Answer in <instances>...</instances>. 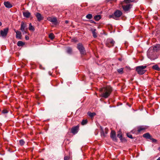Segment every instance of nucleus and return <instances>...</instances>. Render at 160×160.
<instances>
[{"label": "nucleus", "mask_w": 160, "mask_h": 160, "mask_svg": "<svg viewBox=\"0 0 160 160\" xmlns=\"http://www.w3.org/2000/svg\"><path fill=\"white\" fill-rule=\"evenodd\" d=\"M152 68L158 71H160V68L158 67V66L157 65L153 66H152Z\"/></svg>", "instance_id": "obj_20"}, {"label": "nucleus", "mask_w": 160, "mask_h": 160, "mask_svg": "<svg viewBox=\"0 0 160 160\" xmlns=\"http://www.w3.org/2000/svg\"><path fill=\"white\" fill-rule=\"evenodd\" d=\"M91 31L92 32L93 37L94 38H96L97 36V33L96 32V29H91Z\"/></svg>", "instance_id": "obj_18"}, {"label": "nucleus", "mask_w": 160, "mask_h": 160, "mask_svg": "<svg viewBox=\"0 0 160 160\" xmlns=\"http://www.w3.org/2000/svg\"><path fill=\"white\" fill-rule=\"evenodd\" d=\"M70 158L69 156H66L64 157V160H68L70 159Z\"/></svg>", "instance_id": "obj_34"}, {"label": "nucleus", "mask_w": 160, "mask_h": 160, "mask_svg": "<svg viewBox=\"0 0 160 160\" xmlns=\"http://www.w3.org/2000/svg\"><path fill=\"white\" fill-rule=\"evenodd\" d=\"M88 115L91 118H92L94 116L96 115V113L95 112L92 113L90 112H88Z\"/></svg>", "instance_id": "obj_24"}, {"label": "nucleus", "mask_w": 160, "mask_h": 160, "mask_svg": "<svg viewBox=\"0 0 160 160\" xmlns=\"http://www.w3.org/2000/svg\"><path fill=\"white\" fill-rule=\"evenodd\" d=\"M127 136L128 138H132H132H133V137H132V135L131 134H129V133H127Z\"/></svg>", "instance_id": "obj_33"}, {"label": "nucleus", "mask_w": 160, "mask_h": 160, "mask_svg": "<svg viewBox=\"0 0 160 160\" xmlns=\"http://www.w3.org/2000/svg\"><path fill=\"white\" fill-rule=\"evenodd\" d=\"M36 16L38 21H40L41 20L43 19V17H42V15L38 12H37L36 13Z\"/></svg>", "instance_id": "obj_12"}, {"label": "nucleus", "mask_w": 160, "mask_h": 160, "mask_svg": "<svg viewBox=\"0 0 160 160\" xmlns=\"http://www.w3.org/2000/svg\"><path fill=\"white\" fill-rule=\"evenodd\" d=\"M14 31L16 33V38L21 39L22 37V33L20 31H16V30H14Z\"/></svg>", "instance_id": "obj_13"}, {"label": "nucleus", "mask_w": 160, "mask_h": 160, "mask_svg": "<svg viewBox=\"0 0 160 160\" xmlns=\"http://www.w3.org/2000/svg\"><path fill=\"white\" fill-rule=\"evenodd\" d=\"M25 39L26 40H28L29 39V38L28 37V36H25Z\"/></svg>", "instance_id": "obj_39"}, {"label": "nucleus", "mask_w": 160, "mask_h": 160, "mask_svg": "<svg viewBox=\"0 0 160 160\" xmlns=\"http://www.w3.org/2000/svg\"><path fill=\"white\" fill-rule=\"evenodd\" d=\"M49 37L52 40L54 38V35L53 33H51L49 34Z\"/></svg>", "instance_id": "obj_29"}, {"label": "nucleus", "mask_w": 160, "mask_h": 160, "mask_svg": "<svg viewBox=\"0 0 160 160\" xmlns=\"http://www.w3.org/2000/svg\"><path fill=\"white\" fill-rule=\"evenodd\" d=\"M148 128L147 126H141L138 127V131L140 132Z\"/></svg>", "instance_id": "obj_10"}, {"label": "nucleus", "mask_w": 160, "mask_h": 160, "mask_svg": "<svg viewBox=\"0 0 160 160\" xmlns=\"http://www.w3.org/2000/svg\"><path fill=\"white\" fill-rule=\"evenodd\" d=\"M115 43V42L111 39H108L106 42V45L108 47L113 46Z\"/></svg>", "instance_id": "obj_6"}, {"label": "nucleus", "mask_w": 160, "mask_h": 160, "mask_svg": "<svg viewBox=\"0 0 160 160\" xmlns=\"http://www.w3.org/2000/svg\"><path fill=\"white\" fill-rule=\"evenodd\" d=\"M23 15L24 17L26 18H28L30 17L31 13L28 11H27L25 12H23Z\"/></svg>", "instance_id": "obj_14"}, {"label": "nucleus", "mask_w": 160, "mask_h": 160, "mask_svg": "<svg viewBox=\"0 0 160 160\" xmlns=\"http://www.w3.org/2000/svg\"><path fill=\"white\" fill-rule=\"evenodd\" d=\"M143 137L147 139H151V137L148 133H147L143 135Z\"/></svg>", "instance_id": "obj_19"}, {"label": "nucleus", "mask_w": 160, "mask_h": 160, "mask_svg": "<svg viewBox=\"0 0 160 160\" xmlns=\"http://www.w3.org/2000/svg\"><path fill=\"white\" fill-rule=\"evenodd\" d=\"M123 68H121L118 70V72L120 73H123Z\"/></svg>", "instance_id": "obj_32"}, {"label": "nucleus", "mask_w": 160, "mask_h": 160, "mask_svg": "<svg viewBox=\"0 0 160 160\" xmlns=\"http://www.w3.org/2000/svg\"><path fill=\"white\" fill-rule=\"evenodd\" d=\"M90 22L91 23H95V22L94 21H93L92 20H90Z\"/></svg>", "instance_id": "obj_38"}, {"label": "nucleus", "mask_w": 160, "mask_h": 160, "mask_svg": "<svg viewBox=\"0 0 160 160\" xmlns=\"http://www.w3.org/2000/svg\"><path fill=\"white\" fill-rule=\"evenodd\" d=\"M77 48L81 54L84 55L86 54L85 49L82 44H78L77 45Z\"/></svg>", "instance_id": "obj_5"}, {"label": "nucleus", "mask_w": 160, "mask_h": 160, "mask_svg": "<svg viewBox=\"0 0 160 160\" xmlns=\"http://www.w3.org/2000/svg\"><path fill=\"white\" fill-rule=\"evenodd\" d=\"M86 18L89 19H91L92 18V15L91 14H88L86 16Z\"/></svg>", "instance_id": "obj_30"}, {"label": "nucleus", "mask_w": 160, "mask_h": 160, "mask_svg": "<svg viewBox=\"0 0 160 160\" xmlns=\"http://www.w3.org/2000/svg\"><path fill=\"white\" fill-rule=\"evenodd\" d=\"M117 136L118 138H120L121 140L122 136V132L121 131H119L118 132Z\"/></svg>", "instance_id": "obj_27"}, {"label": "nucleus", "mask_w": 160, "mask_h": 160, "mask_svg": "<svg viewBox=\"0 0 160 160\" xmlns=\"http://www.w3.org/2000/svg\"><path fill=\"white\" fill-rule=\"evenodd\" d=\"M8 31V28H6L0 31V35L3 37H6Z\"/></svg>", "instance_id": "obj_7"}, {"label": "nucleus", "mask_w": 160, "mask_h": 160, "mask_svg": "<svg viewBox=\"0 0 160 160\" xmlns=\"http://www.w3.org/2000/svg\"><path fill=\"white\" fill-rule=\"evenodd\" d=\"M124 3L122 2L121 3L122 8L125 12H127L129 11L130 9L132 8V5L131 4H128L126 5H124Z\"/></svg>", "instance_id": "obj_4"}, {"label": "nucleus", "mask_w": 160, "mask_h": 160, "mask_svg": "<svg viewBox=\"0 0 160 160\" xmlns=\"http://www.w3.org/2000/svg\"><path fill=\"white\" fill-rule=\"evenodd\" d=\"M29 29L30 30L32 31H34L35 30L34 27L32 25L31 23H30L29 24Z\"/></svg>", "instance_id": "obj_25"}, {"label": "nucleus", "mask_w": 160, "mask_h": 160, "mask_svg": "<svg viewBox=\"0 0 160 160\" xmlns=\"http://www.w3.org/2000/svg\"><path fill=\"white\" fill-rule=\"evenodd\" d=\"M67 52L68 53H71L72 52V48L70 47L68 48L67 49Z\"/></svg>", "instance_id": "obj_28"}, {"label": "nucleus", "mask_w": 160, "mask_h": 160, "mask_svg": "<svg viewBox=\"0 0 160 160\" xmlns=\"http://www.w3.org/2000/svg\"><path fill=\"white\" fill-rule=\"evenodd\" d=\"M48 20L52 22H56L57 21V18H48Z\"/></svg>", "instance_id": "obj_17"}, {"label": "nucleus", "mask_w": 160, "mask_h": 160, "mask_svg": "<svg viewBox=\"0 0 160 160\" xmlns=\"http://www.w3.org/2000/svg\"><path fill=\"white\" fill-rule=\"evenodd\" d=\"M101 136H103L104 137H105V133L103 131H102V132H101Z\"/></svg>", "instance_id": "obj_36"}, {"label": "nucleus", "mask_w": 160, "mask_h": 160, "mask_svg": "<svg viewBox=\"0 0 160 160\" xmlns=\"http://www.w3.org/2000/svg\"><path fill=\"white\" fill-rule=\"evenodd\" d=\"M134 1V0H124L122 2L124 3H128L130 2H133Z\"/></svg>", "instance_id": "obj_23"}, {"label": "nucleus", "mask_w": 160, "mask_h": 160, "mask_svg": "<svg viewBox=\"0 0 160 160\" xmlns=\"http://www.w3.org/2000/svg\"><path fill=\"white\" fill-rule=\"evenodd\" d=\"M2 25V23L1 22H0V26H1Z\"/></svg>", "instance_id": "obj_40"}, {"label": "nucleus", "mask_w": 160, "mask_h": 160, "mask_svg": "<svg viewBox=\"0 0 160 160\" xmlns=\"http://www.w3.org/2000/svg\"><path fill=\"white\" fill-rule=\"evenodd\" d=\"M151 139H150L152 140V141L153 142H155L156 141V139L152 138V137L151 138Z\"/></svg>", "instance_id": "obj_37"}, {"label": "nucleus", "mask_w": 160, "mask_h": 160, "mask_svg": "<svg viewBox=\"0 0 160 160\" xmlns=\"http://www.w3.org/2000/svg\"><path fill=\"white\" fill-rule=\"evenodd\" d=\"M87 123L88 120L87 119H83L81 122V124L82 125H84L86 124Z\"/></svg>", "instance_id": "obj_26"}, {"label": "nucleus", "mask_w": 160, "mask_h": 160, "mask_svg": "<svg viewBox=\"0 0 160 160\" xmlns=\"http://www.w3.org/2000/svg\"><path fill=\"white\" fill-rule=\"evenodd\" d=\"M2 113L5 114L8 113V112L7 110L4 109L2 111Z\"/></svg>", "instance_id": "obj_35"}, {"label": "nucleus", "mask_w": 160, "mask_h": 160, "mask_svg": "<svg viewBox=\"0 0 160 160\" xmlns=\"http://www.w3.org/2000/svg\"><path fill=\"white\" fill-rule=\"evenodd\" d=\"M79 127V125L73 127L71 129V132L73 134L77 133L78 132Z\"/></svg>", "instance_id": "obj_8"}, {"label": "nucleus", "mask_w": 160, "mask_h": 160, "mask_svg": "<svg viewBox=\"0 0 160 160\" xmlns=\"http://www.w3.org/2000/svg\"><path fill=\"white\" fill-rule=\"evenodd\" d=\"M110 137L111 138H112L113 140H116V132L115 131H112L111 132Z\"/></svg>", "instance_id": "obj_11"}, {"label": "nucleus", "mask_w": 160, "mask_h": 160, "mask_svg": "<svg viewBox=\"0 0 160 160\" xmlns=\"http://www.w3.org/2000/svg\"><path fill=\"white\" fill-rule=\"evenodd\" d=\"M107 132L106 131V133L107 134Z\"/></svg>", "instance_id": "obj_46"}, {"label": "nucleus", "mask_w": 160, "mask_h": 160, "mask_svg": "<svg viewBox=\"0 0 160 160\" xmlns=\"http://www.w3.org/2000/svg\"><path fill=\"white\" fill-rule=\"evenodd\" d=\"M122 14V12L120 10H116L113 14L109 16V18H112L113 19L117 20L118 18H120Z\"/></svg>", "instance_id": "obj_3"}, {"label": "nucleus", "mask_w": 160, "mask_h": 160, "mask_svg": "<svg viewBox=\"0 0 160 160\" xmlns=\"http://www.w3.org/2000/svg\"><path fill=\"white\" fill-rule=\"evenodd\" d=\"M101 18V16L100 15H96L94 17L95 20L97 21L99 20Z\"/></svg>", "instance_id": "obj_22"}, {"label": "nucleus", "mask_w": 160, "mask_h": 160, "mask_svg": "<svg viewBox=\"0 0 160 160\" xmlns=\"http://www.w3.org/2000/svg\"><path fill=\"white\" fill-rule=\"evenodd\" d=\"M19 143H20V145H21L22 146L24 144L25 142L22 139L20 140H19Z\"/></svg>", "instance_id": "obj_31"}, {"label": "nucleus", "mask_w": 160, "mask_h": 160, "mask_svg": "<svg viewBox=\"0 0 160 160\" xmlns=\"http://www.w3.org/2000/svg\"><path fill=\"white\" fill-rule=\"evenodd\" d=\"M112 91V88L110 86H107L106 87L100 88L99 91L101 93L100 96L105 98L109 97Z\"/></svg>", "instance_id": "obj_1"}, {"label": "nucleus", "mask_w": 160, "mask_h": 160, "mask_svg": "<svg viewBox=\"0 0 160 160\" xmlns=\"http://www.w3.org/2000/svg\"><path fill=\"white\" fill-rule=\"evenodd\" d=\"M27 27V24L26 23H24L23 22H22L21 25L20 30L22 32H24L25 33H26L25 31V28Z\"/></svg>", "instance_id": "obj_9"}, {"label": "nucleus", "mask_w": 160, "mask_h": 160, "mask_svg": "<svg viewBox=\"0 0 160 160\" xmlns=\"http://www.w3.org/2000/svg\"><path fill=\"white\" fill-rule=\"evenodd\" d=\"M146 67V65L138 66L136 68V71L139 74L142 75L146 72V70L145 69Z\"/></svg>", "instance_id": "obj_2"}, {"label": "nucleus", "mask_w": 160, "mask_h": 160, "mask_svg": "<svg viewBox=\"0 0 160 160\" xmlns=\"http://www.w3.org/2000/svg\"><path fill=\"white\" fill-rule=\"evenodd\" d=\"M24 44V43L21 41H19L18 42L17 45L19 47L22 46Z\"/></svg>", "instance_id": "obj_21"}, {"label": "nucleus", "mask_w": 160, "mask_h": 160, "mask_svg": "<svg viewBox=\"0 0 160 160\" xmlns=\"http://www.w3.org/2000/svg\"><path fill=\"white\" fill-rule=\"evenodd\" d=\"M160 50V45L158 44L155 46L153 48L154 51L157 52Z\"/></svg>", "instance_id": "obj_16"}, {"label": "nucleus", "mask_w": 160, "mask_h": 160, "mask_svg": "<svg viewBox=\"0 0 160 160\" xmlns=\"http://www.w3.org/2000/svg\"><path fill=\"white\" fill-rule=\"evenodd\" d=\"M4 5L7 8H10L12 7V5L8 2H5L4 3Z\"/></svg>", "instance_id": "obj_15"}, {"label": "nucleus", "mask_w": 160, "mask_h": 160, "mask_svg": "<svg viewBox=\"0 0 160 160\" xmlns=\"http://www.w3.org/2000/svg\"><path fill=\"white\" fill-rule=\"evenodd\" d=\"M157 160H160V157H159Z\"/></svg>", "instance_id": "obj_41"}, {"label": "nucleus", "mask_w": 160, "mask_h": 160, "mask_svg": "<svg viewBox=\"0 0 160 160\" xmlns=\"http://www.w3.org/2000/svg\"><path fill=\"white\" fill-rule=\"evenodd\" d=\"M118 60L120 61H121V58H119Z\"/></svg>", "instance_id": "obj_42"}, {"label": "nucleus", "mask_w": 160, "mask_h": 160, "mask_svg": "<svg viewBox=\"0 0 160 160\" xmlns=\"http://www.w3.org/2000/svg\"><path fill=\"white\" fill-rule=\"evenodd\" d=\"M65 22H66V23H68V22L67 21H66Z\"/></svg>", "instance_id": "obj_43"}, {"label": "nucleus", "mask_w": 160, "mask_h": 160, "mask_svg": "<svg viewBox=\"0 0 160 160\" xmlns=\"http://www.w3.org/2000/svg\"><path fill=\"white\" fill-rule=\"evenodd\" d=\"M158 149L159 151H160V147H159V148H158Z\"/></svg>", "instance_id": "obj_44"}, {"label": "nucleus", "mask_w": 160, "mask_h": 160, "mask_svg": "<svg viewBox=\"0 0 160 160\" xmlns=\"http://www.w3.org/2000/svg\"><path fill=\"white\" fill-rule=\"evenodd\" d=\"M150 54L149 53H148V56Z\"/></svg>", "instance_id": "obj_45"}]
</instances>
